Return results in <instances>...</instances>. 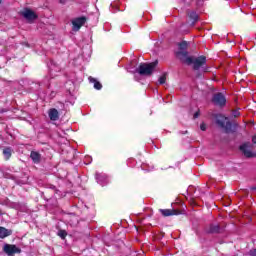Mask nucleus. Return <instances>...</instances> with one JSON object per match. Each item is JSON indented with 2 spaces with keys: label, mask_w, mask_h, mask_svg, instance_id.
Returning a JSON list of instances; mask_svg holds the SVG:
<instances>
[{
  "label": "nucleus",
  "mask_w": 256,
  "mask_h": 256,
  "mask_svg": "<svg viewBox=\"0 0 256 256\" xmlns=\"http://www.w3.org/2000/svg\"><path fill=\"white\" fill-rule=\"evenodd\" d=\"M71 23H72V30L79 31V29H81L83 27V25H85V23H87V17H85V16L76 17V18L72 19Z\"/></svg>",
  "instance_id": "obj_4"
},
{
  "label": "nucleus",
  "mask_w": 256,
  "mask_h": 256,
  "mask_svg": "<svg viewBox=\"0 0 256 256\" xmlns=\"http://www.w3.org/2000/svg\"><path fill=\"white\" fill-rule=\"evenodd\" d=\"M89 81H90V83H94V89H97L98 91H100V89L103 88V85H101L99 82H97V80H95V78L89 77Z\"/></svg>",
  "instance_id": "obj_17"
},
{
  "label": "nucleus",
  "mask_w": 256,
  "mask_h": 256,
  "mask_svg": "<svg viewBox=\"0 0 256 256\" xmlns=\"http://www.w3.org/2000/svg\"><path fill=\"white\" fill-rule=\"evenodd\" d=\"M177 57L182 61V63H185L186 65H193V69H195V71H199V69L207 63V58L205 56H189L188 52H177Z\"/></svg>",
  "instance_id": "obj_1"
},
{
  "label": "nucleus",
  "mask_w": 256,
  "mask_h": 256,
  "mask_svg": "<svg viewBox=\"0 0 256 256\" xmlns=\"http://www.w3.org/2000/svg\"><path fill=\"white\" fill-rule=\"evenodd\" d=\"M252 190L255 191V190H256V187H253Z\"/></svg>",
  "instance_id": "obj_27"
},
{
  "label": "nucleus",
  "mask_w": 256,
  "mask_h": 256,
  "mask_svg": "<svg viewBox=\"0 0 256 256\" xmlns=\"http://www.w3.org/2000/svg\"><path fill=\"white\" fill-rule=\"evenodd\" d=\"M240 151H242L245 157H253V154L251 153V151L247 149V145L245 144L240 146Z\"/></svg>",
  "instance_id": "obj_16"
},
{
  "label": "nucleus",
  "mask_w": 256,
  "mask_h": 256,
  "mask_svg": "<svg viewBox=\"0 0 256 256\" xmlns=\"http://www.w3.org/2000/svg\"><path fill=\"white\" fill-rule=\"evenodd\" d=\"M0 215H1V211H0Z\"/></svg>",
  "instance_id": "obj_29"
},
{
  "label": "nucleus",
  "mask_w": 256,
  "mask_h": 256,
  "mask_svg": "<svg viewBox=\"0 0 256 256\" xmlns=\"http://www.w3.org/2000/svg\"><path fill=\"white\" fill-rule=\"evenodd\" d=\"M12 153H13V150L10 147L3 149V155L6 159V161H9V159H11Z\"/></svg>",
  "instance_id": "obj_15"
},
{
  "label": "nucleus",
  "mask_w": 256,
  "mask_h": 256,
  "mask_svg": "<svg viewBox=\"0 0 256 256\" xmlns=\"http://www.w3.org/2000/svg\"><path fill=\"white\" fill-rule=\"evenodd\" d=\"M158 61L151 63H141L138 68H136L132 73H138L139 75L150 77L155 71V67L158 65Z\"/></svg>",
  "instance_id": "obj_2"
},
{
  "label": "nucleus",
  "mask_w": 256,
  "mask_h": 256,
  "mask_svg": "<svg viewBox=\"0 0 256 256\" xmlns=\"http://www.w3.org/2000/svg\"><path fill=\"white\" fill-rule=\"evenodd\" d=\"M216 123L219 125V127H221V129L225 130L226 133H230L232 125L227 117L223 115H217Z\"/></svg>",
  "instance_id": "obj_3"
},
{
  "label": "nucleus",
  "mask_w": 256,
  "mask_h": 256,
  "mask_svg": "<svg viewBox=\"0 0 256 256\" xmlns=\"http://www.w3.org/2000/svg\"><path fill=\"white\" fill-rule=\"evenodd\" d=\"M232 115H233V117H239V115H241V112H239V110H234L232 112Z\"/></svg>",
  "instance_id": "obj_21"
},
{
  "label": "nucleus",
  "mask_w": 256,
  "mask_h": 256,
  "mask_svg": "<svg viewBox=\"0 0 256 256\" xmlns=\"http://www.w3.org/2000/svg\"><path fill=\"white\" fill-rule=\"evenodd\" d=\"M251 256H256V249L251 251Z\"/></svg>",
  "instance_id": "obj_24"
},
{
  "label": "nucleus",
  "mask_w": 256,
  "mask_h": 256,
  "mask_svg": "<svg viewBox=\"0 0 256 256\" xmlns=\"http://www.w3.org/2000/svg\"><path fill=\"white\" fill-rule=\"evenodd\" d=\"M187 47H189V44L187 43V41L181 42L179 44L180 51L178 53H187V51H185L187 49Z\"/></svg>",
  "instance_id": "obj_18"
},
{
  "label": "nucleus",
  "mask_w": 256,
  "mask_h": 256,
  "mask_svg": "<svg viewBox=\"0 0 256 256\" xmlns=\"http://www.w3.org/2000/svg\"><path fill=\"white\" fill-rule=\"evenodd\" d=\"M208 233H221V227L219 225L212 224L209 226Z\"/></svg>",
  "instance_id": "obj_13"
},
{
  "label": "nucleus",
  "mask_w": 256,
  "mask_h": 256,
  "mask_svg": "<svg viewBox=\"0 0 256 256\" xmlns=\"http://www.w3.org/2000/svg\"><path fill=\"white\" fill-rule=\"evenodd\" d=\"M160 213H162L163 217H171V215H177V211L171 209H160Z\"/></svg>",
  "instance_id": "obj_10"
},
{
  "label": "nucleus",
  "mask_w": 256,
  "mask_h": 256,
  "mask_svg": "<svg viewBox=\"0 0 256 256\" xmlns=\"http://www.w3.org/2000/svg\"><path fill=\"white\" fill-rule=\"evenodd\" d=\"M3 251L8 256H15L16 253H21V249L13 244H5L3 246Z\"/></svg>",
  "instance_id": "obj_5"
},
{
  "label": "nucleus",
  "mask_w": 256,
  "mask_h": 256,
  "mask_svg": "<svg viewBox=\"0 0 256 256\" xmlns=\"http://www.w3.org/2000/svg\"><path fill=\"white\" fill-rule=\"evenodd\" d=\"M165 81H167V76L165 74L158 79L159 85H164Z\"/></svg>",
  "instance_id": "obj_19"
},
{
  "label": "nucleus",
  "mask_w": 256,
  "mask_h": 256,
  "mask_svg": "<svg viewBox=\"0 0 256 256\" xmlns=\"http://www.w3.org/2000/svg\"><path fill=\"white\" fill-rule=\"evenodd\" d=\"M11 235V230L0 227V239H5V237H9Z\"/></svg>",
  "instance_id": "obj_14"
},
{
  "label": "nucleus",
  "mask_w": 256,
  "mask_h": 256,
  "mask_svg": "<svg viewBox=\"0 0 256 256\" xmlns=\"http://www.w3.org/2000/svg\"><path fill=\"white\" fill-rule=\"evenodd\" d=\"M213 102L215 103V105L223 107V105L227 103V99L225 98V95H223L222 93H217L213 97Z\"/></svg>",
  "instance_id": "obj_6"
},
{
  "label": "nucleus",
  "mask_w": 256,
  "mask_h": 256,
  "mask_svg": "<svg viewBox=\"0 0 256 256\" xmlns=\"http://www.w3.org/2000/svg\"><path fill=\"white\" fill-rule=\"evenodd\" d=\"M1 1H2V0H0V4H1Z\"/></svg>",
  "instance_id": "obj_28"
},
{
  "label": "nucleus",
  "mask_w": 256,
  "mask_h": 256,
  "mask_svg": "<svg viewBox=\"0 0 256 256\" xmlns=\"http://www.w3.org/2000/svg\"><path fill=\"white\" fill-rule=\"evenodd\" d=\"M200 129H201V131H205L207 129V127L205 126V124H201Z\"/></svg>",
  "instance_id": "obj_22"
},
{
  "label": "nucleus",
  "mask_w": 256,
  "mask_h": 256,
  "mask_svg": "<svg viewBox=\"0 0 256 256\" xmlns=\"http://www.w3.org/2000/svg\"><path fill=\"white\" fill-rule=\"evenodd\" d=\"M22 15L24 17V19H27V21H35V19H37V14H35V12H33L30 9H26L22 12Z\"/></svg>",
  "instance_id": "obj_8"
},
{
  "label": "nucleus",
  "mask_w": 256,
  "mask_h": 256,
  "mask_svg": "<svg viewBox=\"0 0 256 256\" xmlns=\"http://www.w3.org/2000/svg\"><path fill=\"white\" fill-rule=\"evenodd\" d=\"M252 143H254V144L256 145V135L253 136V138H252Z\"/></svg>",
  "instance_id": "obj_23"
},
{
  "label": "nucleus",
  "mask_w": 256,
  "mask_h": 256,
  "mask_svg": "<svg viewBox=\"0 0 256 256\" xmlns=\"http://www.w3.org/2000/svg\"><path fill=\"white\" fill-rule=\"evenodd\" d=\"M67 0H59V3H61L62 5H65Z\"/></svg>",
  "instance_id": "obj_25"
},
{
  "label": "nucleus",
  "mask_w": 256,
  "mask_h": 256,
  "mask_svg": "<svg viewBox=\"0 0 256 256\" xmlns=\"http://www.w3.org/2000/svg\"><path fill=\"white\" fill-rule=\"evenodd\" d=\"M188 17L189 19H191L192 25H195V23H197V21L199 20V15L195 11L188 12Z\"/></svg>",
  "instance_id": "obj_11"
},
{
  "label": "nucleus",
  "mask_w": 256,
  "mask_h": 256,
  "mask_svg": "<svg viewBox=\"0 0 256 256\" xmlns=\"http://www.w3.org/2000/svg\"><path fill=\"white\" fill-rule=\"evenodd\" d=\"M30 157L34 163H39L41 161V154L36 151H32Z\"/></svg>",
  "instance_id": "obj_12"
},
{
  "label": "nucleus",
  "mask_w": 256,
  "mask_h": 256,
  "mask_svg": "<svg viewBox=\"0 0 256 256\" xmlns=\"http://www.w3.org/2000/svg\"><path fill=\"white\" fill-rule=\"evenodd\" d=\"M48 115L51 121H57L59 119V111L55 108L50 109Z\"/></svg>",
  "instance_id": "obj_9"
},
{
  "label": "nucleus",
  "mask_w": 256,
  "mask_h": 256,
  "mask_svg": "<svg viewBox=\"0 0 256 256\" xmlns=\"http://www.w3.org/2000/svg\"><path fill=\"white\" fill-rule=\"evenodd\" d=\"M96 181L101 185L102 187H105L107 183H109V178L104 173H96Z\"/></svg>",
  "instance_id": "obj_7"
},
{
  "label": "nucleus",
  "mask_w": 256,
  "mask_h": 256,
  "mask_svg": "<svg viewBox=\"0 0 256 256\" xmlns=\"http://www.w3.org/2000/svg\"><path fill=\"white\" fill-rule=\"evenodd\" d=\"M58 235L61 237V239H65V237H67V232L65 230H60Z\"/></svg>",
  "instance_id": "obj_20"
},
{
  "label": "nucleus",
  "mask_w": 256,
  "mask_h": 256,
  "mask_svg": "<svg viewBox=\"0 0 256 256\" xmlns=\"http://www.w3.org/2000/svg\"><path fill=\"white\" fill-rule=\"evenodd\" d=\"M197 117H199V112H196V113L194 114V119H197Z\"/></svg>",
  "instance_id": "obj_26"
}]
</instances>
